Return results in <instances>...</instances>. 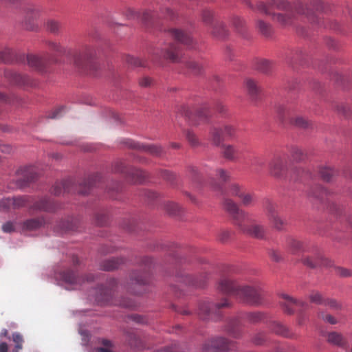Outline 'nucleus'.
Segmentation results:
<instances>
[{
	"label": "nucleus",
	"mask_w": 352,
	"mask_h": 352,
	"mask_svg": "<svg viewBox=\"0 0 352 352\" xmlns=\"http://www.w3.org/2000/svg\"><path fill=\"white\" fill-rule=\"evenodd\" d=\"M218 289L249 305L257 306L262 303V295L258 289L248 285H241L228 276L221 278Z\"/></svg>",
	"instance_id": "f257e3e1"
},
{
	"label": "nucleus",
	"mask_w": 352,
	"mask_h": 352,
	"mask_svg": "<svg viewBox=\"0 0 352 352\" xmlns=\"http://www.w3.org/2000/svg\"><path fill=\"white\" fill-rule=\"evenodd\" d=\"M223 209L228 213L233 220V224L237 228L241 226L242 221L253 222L252 214L241 209L239 206L232 199L226 198L222 202Z\"/></svg>",
	"instance_id": "f03ea898"
},
{
	"label": "nucleus",
	"mask_w": 352,
	"mask_h": 352,
	"mask_svg": "<svg viewBox=\"0 0 352 352\" xmlns=\"http://www.w3.org/2000/svg\"><path fill=\"white\" fill-rule=\"evenodd\" d=\"M230 306V302L227 298H224L222 302L217 303L203 302L199 305L197 314L202 320H216L219 318L221 310Z\"/></svg>",
	"instance_id": "7ed1b4c3"
},
{
	"label": "nucleus",
	"mask_w": 352,
	"mask_h": 352,
	"mask_svg": "<svg viewBox=\"0 0 352 352\" xmlns=\"http://www.w3.org/2000/svg\"><path fill=\"white\" fill-rule=\"evenodd\" d=\"M237 228L257 240L267 241L270 239L267 236V230L263 225L256 223L254 219L253 222L242 221L241 226H239Z\"/></svg>",
	"instance_id": "20e7f679"
},
{
	"label": "nucleus",
	"mask_w": 352,
	"mask_h": 352,
	"mask_svg": "<svg viewBox=\"0 0 352 352\" xmlns=\"http://www.w3.org/2000/svg\"><path fill=\"white\" fill-rule=\"evenodd\" d=\"M234 342L223 337H217L206 341L201 347V352H228Z\"/></svg>",
	"instance_id": "39448f33"
},
{
	"label": "nucleus",
	"mask_w": 352,
	"mask_h": 352,
	"mask_svg": "<svg viewBox=\"0 0 352 352\" xmlns=\"http://www.w3.org/2000/svg\"><path fill=\"white\" fill-rule=\"evenodd\" d=\"M280 297L283 300L280 302V305L284 312L287 314H293L296 311V308L300 307L305 309L308 307L307 303L296 300L287 294H281Z\"/></svg>",
	"instance_id": "423d86ee"
},
{
	"label": "nucleus",
	"mask_w": 352,
	"mask_h": 352,
	"mask_svg": "<svg viewBox=\"0 0 352 352\" xmlns=\"http://www.w3.org/2000/svg\"><path fill=\"white\" fill-rule=\"evenodd\" d=\"M286 160L280 157H274L270 163V174L277 178L283 177L287 172Z\"/></svg>",
	"instance_id": "0eeeda50"
},
{
	"label": "nucleus",
	"mask_w": 352,
	"mask_h": 352,
	"mask_svg": "<svg viewBox=\"0 0 352 352\" xmlns=\"http://www.w3.org/2000/svg\"><path fill=\"white\" fill-rule=\"evenodd\" d=\"M59 276L65 284L68 285V289H76L85 280L84 278L76 276L75 272L72 270L60 272Z\"/></svg>",
	"instance_id": "6e6552de"
},
{
	"label": "nucleus",
	"mask_w": 352,
	"mask_h": 352,
	"mask_svg": "<svg viewBox=\"0 0 352 352\" xmlns=\"http://www.w3.org/2000/svg\"><path fill=\"white\" fill-rule=\"evenodd\" d=\"M126 144L130 148L149 153L153 155H159L162 152V148L159 145L155 144H145L139 142H135L132 140H127Z\"/></svg>",
	"instance_id": "1a4fd4ad"
},
{
	"label": "nucleus",
	"mask_w": 352,
	"mask_h": 352,
	"mask_svg": "<svg viewBox=\"0 0 352 352\" xmlns=\"http://www.w3.org/2000/svg\"><path fill=\"white\" fill-rule=\"evenodd\" d=\"M148 278L146 274L140 272H134L132 274L131 276V286L129 287V289L130 290L131 292L134 293L135 294H142L144 290H136L133 287H144L148 284Z\"/></svg>",
	"instance_id": "9d476101"
},
{
	"label": "nucleus",
	"mask_w": 352,
	"mask_h": 352,
	"mask_svg": "<svg viewBox=\"0 0 352 352\" xmlns=\"http://www.w3.org/2000/svg\"><path fill=\"white\" fill-rule=\"evenodd\" d=\"M304 265L310 268H316L318 267H331L333 266L332 261L325 257L322 254H318L314 259L307 257L302 261Z\"/></svg>",
	"instance_id": "9b49d317"
},
{
	"label": "nucleus",
	"mask_w": 352,
	"mask_h": 352,
	"mask_svg": "<svg viewBox=\"0 0 352 352\" xmlns=\"http://www.w3.org/2000/svg\"><path fill=\"white\" fill-rule=\"evenodd\" d=\"M6 77L13 84L20 86H34L36 83L27 75L16 72H6Z\"/></svg>",
	"instance_id": "f8f14e48"
},
{
	"label": "nucleus",
	"mask_w": 352,
	"mask_h": 352,
	"mask_svg": "<svg viewBox=\"0 0 352 352\" xmlns=\"http://www.w3.org/2000/svg\"><path fill=\"white\" fill-rule=\"evenodd\" d=\"M327 342L331 345L346 349L348 347V341L345 336L338 331H331L325 335Z\"/></svg>",
	"instance_id": "ddd939ff"
},
{
	"label": "nucleus",
	"mask_w": 352,
	"mask_h": 352,
	"mask_svg": "<svg viewBox=\"0 0 352 352\" xmlns=\"http://www.w3.org/2000/svg\"><path fill=\"white\" fill-rule=\"evenodd\" d=\"M155 54L174 63L177 62L179 60V49L175 44H172L168 47H165L161 50H157Z\"/></svg>",
	"instance_id": "4468645a"
},
{
	"label": "nucleus",
	"mask_w": 352,
	"mask_h": 352,
	"mask_svg": "<svg viewBox=\"0 0 352 352\" xmlns=\"http://www.w3.org/2000/svg\"><path fill=\"white\" fill-rule=\"evenodd\" d=\"M28 65L39 72H43L48 60L45 57H40L37 55L30 54L27 56Z\"/></svg>",
	"instance_id": "2eb2a0df"
},
{
	"label": "nucleus",
	"mask_w": 352,
	"mask_h": 352,
	"mask_svg": "<svg viewBox=\"0 0 352 352\" xmlns=\"http://www.w3.org/2000/svg\"><path fill=\"white\" fill-rule=\"evenodd\" d=\"M39 12V8L34 6H28L25 8V18L29 19V21H28V19L24 21L23 26L25 29L32 30L35 28V25L31 23L30 21L36 19L38 16Z\"/></svg>",
	"instance_id": "dca6fc26"
},
{
	"label": "nucleus",
	"mask_w": 352,
	"mask_h": 352,
	"mask_svg": "<svg viewBox=\"0 0 352 352\" xmlns=\"http://www.w3.org/2000/svg\"><path fill=\"white\" fill-rule=\"evenodd\" d=\"M170 36L177 41L190 47L193 43L192 37L190 34L183 32L179 29H172L169 31Z\"/></svg>",
	"instance_id": "f3484780"
},
{
	"label": "nucleus",
	"mask_w": 352,
	"mask_h": 352,
	"mask_svg": "<svg viewBox=\"0 0 352 352\" xmlns=\"http://www.w3.org/2000/svg\"><path fill=\"white\" fill-rule=\"evenodd\" d=\"M270 330L277 335L282 336L285 338H293L294 334L290 332L289 329L283 325L281 323L273 321L270 324Z\"/></svg>",
	"instance_id": "a211bd4d"
},
{
	"label": "nucleus",
	"mask_w": 352,
	"mask_h": 352,
	"mask_svg": "<svg viewBox=\"0 0 352 352\" xmlns=\"http://www.w3.org/2000/svg\"><path fill=\"white\" fill-rule=\"evenodd\" d=\"M221 154L225 159L235 161L239 157V149L232 144H223Z\"/></svg>",
	"instance_id": "6ab92c4d"
},
{
	"label": "nucleus",
	"mask_w": 352,
	"mask_h": 352,
	"mask_svg": "<svg viewBox=\"0 0 352 352\" xmlns=\"http://www.w3.org/2000/svg\"><path fill=\"white\" fill-rule=\"evenodd\" d=\"M92 56L93 52L91 50H85L76 54L74 63L78 67H83L85 64L90 61Z\"/></svg>",
	"instance_id": "aec40b11"
},
{
	"label": "nucleus",
	"mask_w": 352,
	"mask_h": 352,
	"mask_svg": "<svg viewBox=\"0 0 352 352\" xmlns=\"http://www.w3.org/2000/svg\"><path fill=\"white\" fill-rule=\"evenodd\" d=\"M296 11L299 14L306 15L307 18L311 23H320V19L318 18V16H316L311 10H309V9L307 6H305L301 3L296 6Z\"/></svg>",
	"instance_id": "412c9836"
},
{
	"label": "nucleus",
	"mask_w": 352,
	"mask_h": 352,
	"mask_svg": "<svg viewBox=\"0 0 352 352\" xmlns=\"http://www.w3.org/2000/svg\"><path fill=\"white\" fill-rule=\"evenodd\" d=\"M16 174L19 177H23V182L24 184L33 182L36 177V174L32 167L19 168L16 171Z\"/></svg>",
	"instance_id": "4be33fe9"
},
{
	"label": "nucleus",
	"mask_w": 352,
	"mask_h": 352,
	"mask_svg": "<svg viewBox=\"0 0 352 352\" xmlns=\"http://www.w3.org/2000/svg\"><path fill=\"white\" fill-rule=\"evenodd\" d=\"M77 223L78 221L76 219H72V221L67 220L60 221L56 228V232L60 234H63L69 231L76 230Z\"/></svg>",
	"instance_id": "5701e85b"
},
{
	"label": "nucleus",
	"mask_w": 352,
	"mask_h": 352,
	"mask_svg": "<svg viewBox=\"0 0 352 352\" xmlns=\"http://www.w3.org/2000/svg\"><path fill=\"white\" fill-rule=\"evenodd\" d=\"M122 263V259L113 258L102 261L100 265V268L104 271H113L117 270Z\"/></svg>",
	"instance_id": "b1692460"
},
{
	"label": "nucleus",
	"mask_w": 352,
	"mask_h": 352,
	"mask_svg": "<svg viewBox=\"0 0 352 352\" xmlns=\"http://www.w3.org/2000/svg\"><path fill=\"white\" fill-rule=\"evenodd\" d=\"M34 208L37 210L53 212L56 209L54 204L46 198H43L36 201Z\"/></svg>",
	"instance_id": "393cba45"
},
{
	"label": "nucleus",
	"mask_w": 352,
	"mask_h": 352,
	"mask_svg": "<svg viewBox=\"0 0 352 352\" xmlns=\"http://www.w3.org/2000/svg\"><path fill=\"white\" fill-rule=\"evenodd\" d=\"M226 331L233 338H239L241 335L239 322L237 319L230 320L226 327Z\"/></svg>",
	"instance_id": "a878e982"
},
{
	"label": "nucleus",
	"mask_w": 352,
	"mask_h": 352,
	"mask_svg": "<svg viewBox=\"0 0 352 352\" xmlns=\"http://www.w3.org/2000/svg\"><path fill=\"white\" fill-rule=\"evenodd\" d=\"M112 296L111 289L101 286L97 291L96 300L98 302L107 303L110 301Z\"/></svg>",
	"instance_id": "bb28decb"
},
{
	"label": "nucleus",
	"mask_w": 352,
	"mask_h": 352,
	"mask_svg": "<svg viewBox=\"0 0 352 352\" xmlns=\"http://www.w3.org/2000/svg\"><path fill=\"white\" fill-rule=\"evenodd\" d=\"M45 224V221L42 218L31 219L26 220L23 223V228L28 230H36Z\"/></svg>",
	"instance_id": "cd10ccee"
},
{
	"label": "nucleus",
	"mask_w": 352,
	"mask_h": 352,
	"mask_svg": "<svg viewBox=\"0 0 352 352\" xmlns=\"http://www.w3.org/2000/svg\"><path fill=\"white\" fill-rule=\"evenodd\" d=\"M241 204L245 207L254 206L256 202V197L254 193L245 192L240 195Z\"/></svg>",
	"instance_id": "c85d7f7f"
},
{
	"label": "nucleus",
	"mask_w": 352,
	"mask_h": 352,
	"mask_svg": "<svg viewBox=\"0 0 352 352\" xmlns=\"http://www.w3.org/2000/svg\"><path fill=\"white\" fill-rule=\"evenodd\" d=\"M245 87L251 98L255 99L260 90L256 82L252 79H247L245 81Z\"/></svg>",
	"instance_id": "c756f323"
},
{
	"label": "nucleus",
	"mask_w": 352,
	"mask_h": 352,
	"mask_svg": "<svg viewBox=\"0 0 352 352\" xmlns=\"http://www.w3.org/2000/svg\"><path fill=\"white\" fill-rule=\"evenodd\" d=\"M243 1L249 8H250L255 12H258L265 14H271V12L269 11L267 6L263 2L259 1L254 6L250 2V0H243Z\"/></svg>",
	"instance_id": "7c9ffc66"
},
{
	"label": "nucleus",
	"mask_w": 352,
	"mask_h": 352,
	"mask_svg": "<svg viewBox=\"0 0 352 352\" xmlns=\"http://www.w3.org/2000/svg\"><path fill=\"white\" fill-rule=\"evenodd\" d=\"M210 134L212 141L216 146H219L224 140H226L222 128H214L210 131Z\"/></svg>",
	"instance_id": "2f4dec72"
},
{
	"label": "nucleus",
	"mask_w": 352,
	"mask_h": 352,
	"mask_svg": "<svg viewBox=\"0 0 352 352\" xmlns=\"http://www.w3.org/2000/svg\"><path fill=\"white\" fill-rule=\"evenodd\" d=\"M265 165V159L261 156H255L251 160L250 166L252 172L259 173L264 168Z\"/></svg>",
	"instance_id": "473e14b6"
},
{
	"label": "nucleus",
	"mask_w": 352,
	"mask_h": 352,
	"mask_svg": "<svg viewBox=\"0 0 352 352\" xmlns=\"http://www.w3.org/2000/svg\"><path fill=\"white\" fill-rule=\"evenodd\" d=\"M272 18L274 20L278 22L282 25H289L293 23V18L290 14H272Z\"/></svg>",
	"instance_id": "72a5a7b5"
},
{
	"label": "nucleus",
	"mask_w": 352,
	"mask_h": 352,
	"mask_svg": "<svg viewBox=\"0 0 352 352\" xmlns=\"http://www.w3.org/2000/svg\"><path fill=\"white\" fill-rule=\"evenodd\" d=\"M269 221L272 224V226L277 230H283L287 226V222L283 219L278 214L273 216Z\"/></svg>",
	"instance_id": "f704fd0d"
},
{
	"label": "nucleus",
	"mask_w": 352,
	"mask_h": 352,
	"mask_svg": "<svg viewBox=\"0 0 352 352\" xmlns=\"http://www.w3.org/2000/svg\"><path fill=\"white\" fill-rule=\"evenodd\" d=\"M45 25L46 30L53 34H57L60 29V23L54 19H48Z\"/></svg>",
	"instance_id": "c9c22d12"
},
{
	"label": "nucleus",
	"mask_w": 352,
	"mask_h": 352,
	"mask_svg": "<svg viewBox=\"0 0 352 352\" xmlns=\"http://www.w3.org/2000/svg\"><path fill=\"white\" fill-rule=\"evenodd\" d=\"M263 207L266 210L268 219L272 218L273 216L277 215L276 205L272 203L270 199H266L264 201Z\"/></svg>",
	"instance_id": "e433bc0d"
},
{
	"label": "nucleus",
	"mask_w": 352,
	"mask_h": 352,
	"mask_svg": "<svg viewBox=\"0 0 352 352\" xmlns=\"http://www.w3.org/2000/svg\"><path fill=\"white\" fill-rule=\"evenodd\" d=\"M12 340L15 343V346L12 349V352H19L23 348V344L24 339L22 335L18 332H15L12 334Z\"/></svg>",
	"instance_id": "4c0bfd02"
},
{
	"label": "nucleus",
	"mask_w": 352,
	"mask_h": 352,
	"mask_svg": "<svg viewBox=\"0 0 352 352\" xmlns=\"http://www.w3.org/2000/svg\"><path fill=\"white\" fill-rule=\"evenodd\" d=\"M222 130L223 131V135L226 140H233L236 137V129L231 125H225Z\"/></svg>",
	"instance_id": "58836bf2"
},
{
	"label": "nucleus",
	"mask_w": 352,
	"mask_h": 352,
	"mask_svg": "<svg viewBox=\"0 0 352 352\" xmlns=\"http://www.w3.org/2000/svg\"><path fill=\"white\" fill-rule=\"evenodd\" d=\"M235 232L232 230H223L219 232L218 239L222 241L234 240Z\"/></svg>",
	"instance_id": "ea45409f"
},
{
	"label": "nucleus",
	"mask_w": 352,
	"mask_h": 352,
	"mask_svg": "<svg viewBox=\"0 0 352 352\" xmlns=\"http://www.w3.org/2000/svg\"><path fill=\"white\" fill-rule=\"evenodd\" d=\"M212 34L214 36L223 38L228 36V31L226 27L221 24L217 25L214 28Z\"/></svg>",
	"instance_id": "a19ab883"
},
{
	"label": "nucleus",
	"mask_w": 352,
	"mask_h": 352,
	"mask_svg": "<svg viewBox=\"0 0 352 352\" xmlns=\"http://www.w3.org/2000/svg\"><path fill=\"white\" fill-rule=\"evenodd\" d=\"M265 318V314L262 312H250L247 314V319L253 323L258 322Z\"/></svg>",
	"instance_id": "79ce46f5"
},
{
	"label": "nucleus",
	"mask_w": 352,
	"mask_h": 352,
	"mask_svg": "<svg viewBox=\"0 0 352 352\" xmlns=\"http://www.w3.org/2000/svg\"><path fill=\"white\" fill-rule=\"evenodd\" d=\"M309 300L317 305H324L325 298L318 292L314 291L309 295Z\"/></svg>",
	"instance_id": "37998d69"
},
{
	"label": "nucleus",
	"mask_w": 352,
	"mask_h": 352,
	"mask_svg": "<svg viewBox=\"0 0 352 352\" xmlns=\"http://www.w3.org/2000/svg\"><path fill=\"white\" fill-rule=\"evenodd\" d=\"M290 121L292 123L295 124L296 126L306 129L309 126V122L308 120L305 119L303 117H296V118L293 119L291 118Z\"/></svg>",
	"instance_id": "c03bdc74"
},
{
	"label": "nucleus",
	"mask_w": 352,
	"mask_h": 352,
	"mask_svg": "<svg viewBox=\"0 0 352 352\" xmlns=\"http://www.w3.org/2000/svg\"><path fill=\"white\" fill-rule=\"evenodd\" d=\"M257 27L259 31L265 36H269L272 32V28L268 24L263 21H258Z\"/></svg>",
	"instance_id": "a18cd8bd"
},
{
	"label": "nucleus",
	"mask_w": 352,
	"mask_h": 352,
	"mask_svg": "<svg viewBox=\"0 0 352 352\" xmlns=\"http://www.w3.org/2000/svg\"><path fill=\"white\" fill-rule=\"evenodd\" d=\"M319 318H320L325 322L331 324H336L338 323V320L335 316L324 312L320 313Z\"/></svg>",
	"instance_id": "49530a36"
},
{
	"label": "nucleus",
	"mask_w": 352,
	"mask_h": 352,
	"mask_svg": "<svg viewBox=\"0 0 352 352\" xmlns=\"http://www.w3.org/2000/svg\"><path fill=\"white\" fill-rule=\"evenodd\" d=\"M272 63L267 60H261L258 61L257 68L263 73H267L272 68Z\"/></svg>",
	"instance_id": "de8ad7c7"
},
{
	"label": "nucleus",
	"mask_w": 352,
	"mask_h": 352,
	"mask_svg": "<svg viewBox=\"0 0 352 352\" xmlns=\"http://www.w3.org/2000/svg\"><path fill=\"white\" fill-rule=\"evenodd\" d=\"M320 174L323 180L329 182L334 175V170L329 168H324L320 170Z\"/></svg>",
	"instance_id": "09e8293b"
},
{
	"label": "nucleus",
	"mask_w": 352,
	"mask_h": 352,
	"mask_svg": "<svg viewBox=\"0 0 352 352\" xmlns=\"http://www.w3.org/2000/svg\"><path fill=\"white\" fill-rule=\"evenodd\" d=\"M49 47L50 50L54 51L60 55H63L67 54V50L61 46L59 43L51 42L49 43Z\"/></svg>",
	"instance_id": "8fccbe9b"
},
{
	"label": "nucleus",
	"mask_w": 352,
	"mask_h": 352,
	"mask_svg": "<svg viewBox=\"0 0 352 352\" xmlns=\"http://www.w3.org/2000/svg\"><path fill=\"white\" fill-rule=\"evenodd\" d=\"M12 52L10 49L0 52V63H10L12 61Z\"/></svg>",
	"instance_id": "3c124183"
},
{
	"label": "nucleus",
	"mask_w": 352,
	"mask_h": 352,
	"mask_svg": "<svg viewBox=\"0 0 352 352\" xmlns=\"http://www.w3.org/2000/svg\"><path fill=\"white\" fill-rule=\"evenodd\" d=\"M116 305L129 309H133L136 307L135 302L131 298H122Z\"/></svg>",
	"instance_id": "603ef678"
},
{
	"label": "nucleus",
	"mask_w": 352,
	"mask_h": 352,
	"mask_svg": "<svg viewBox=\"0 0 352 352\" xmlns=\"http://www.w3.org/2000/svg\"><path fill=\"white\" fill-rule=\"evenodd\" d=\"M229 193L232 196L240 197V195H242L243 192L241 190V188L237 184H232L229 186Z\"/></svg>",
	"instance_id": "864d4df0"
},
{
	"label": "nucleus",
	"mask_w": 352,
	"mask_h": 352,
	"mask_svg": "<svg viewBox=\"0 0 352 352\" xmlns=\"http://www.w3.org/2000/svg\"><path fill=\"white\" fill-rule=\"evenodd\" d=\"M165 207L166 212L170 215H177L179 212V206L175 203H168Z\"/></svg>",
	"instance_id": "5fc2aeb1"
},
{
	"label": "nucleus",
	"mask_w": 352,
	"mask_h": 352,
	"mask_svg": "<svg viewBox=\"0 0 352 352\" xmlns=\"http://www.w3.org/2000/svg\"><path fill=\"white\" fill-rule=\"evenodd\" d=\"M102 344V346L96 348L97 352H113L112 344L109 340H103Z\"/></svg>",
	"instance_id": "6e6d98bb"
},
{
	"label": "nucleus",
	"mask_w": 352,
	"mask_h": 352,
	"mask_svg": "<svg viewBox=\"0 0 352 352\" xmlns=\"http://www.w3.org/2000/svg\"><path fill=\"white\" fill-rule=\"evenodd\" d=\"M126 62L133 66V67H138V66H144V65L142 63L141 60L138 58L133 57L132 56L128 55L125 58Z\"/></svg>",
	"instance_id": "4d7b16f0"
},
{
	"label": "nucleus",
	"mask_w": 352,
	"mask_h": 352,
	"mask_svg": "<svg viewBox=\"0 0 352 352\" xmlns=\"http://www.w3.org/2000/svg\"><path fill=\"white\" fill-rule=\"evenodd\" d=\"M188 67L191 70L192 72H193L195 74H199L202 71V66L195 62V61H190L188 63Z\"/></svg>",
	"instance_id": "13d9d810"
},
{
	"label": "nucleus",
	"mask_w": 352,
	"mask_h": 352,
	"mask_svg": "<svg viewBox=\"0 0 352 352\" xmlns=\"http://www.w3.org/2000/svg\"><path fill=\"white\" fill-rule=\"evenodd\" d=\"M276 112L279 115L280 119L285 117H290V111L284 105L278 104L276 107Z\"/></svg>",
	"instance_id": "bf43d9fd"
},
{
	"label": "nucleus",
	"mask_w": 352,
	"mask_h": 352,
	"mask_svg": "<svg viewBox=\"0 0 352 352\" xmlns=\"http://www.w3.org/2000/svg\"><path fill=\"white\" fill-rule=\"evenodd\" d=\"M323 305L327 306L333 309L336 310L341 309V305L334 299H325Z\"/></svg>",
	"instance_id": "052dcab7"
},
{
	"label": "nucleus",
	"mask_w": 352,
	"mask_h": 352,
	"mask_svg": "<svg viewBox=\"0 0 352 352\" xmlns=\"http://www.w3.org/2000/svg\"><path fill=\"white\" fill-rule=\"evenodd\" d=\"M203 21L206 24H210L213 17V13L212 11L208 10H203L201 14Z\"/></svg>",
	"instance_id": "680f3d73"
},
{
	"label": "nucleus",
	"mask_w": 352,
	"mask_h": 352,
	"mask_svg": "<svg viewBox=\"0 0 352 352\" xmlns=\"http://www.w3.org/2000/svg\"><path fill=\"white\" fill-rule=\"evenodd\" d=\"M336 270V273L341 277L346 278L352 276V271L351 270L338 267Z\"/></svg>",
	"instance_id": "e2e57ef3"
},
{
	"label": "nucleus",
	"mask_w": 352,
	"mask_h": 352,
	"mask_svg": "<svg viewBox=\"0 0 352 352\" xmlns=\"http://www.w3.org/2000/svg\"><path fill=\"white\" fill-rule=\"evenodd\" d=\"M186 136L188 141L192 146H197L198 144V140L192 132L188 131L186 133Z\"/></svg>",
	"instance_id": "0e129e2a"
},
{
	"label": "nucleus",
	"mask_w": 352,
	"mask_h": 352,
	"mask_svg": "<svg viewBox=\"0 0 352 352\" xmlns=\"http://www.w3.org/2000/svg\"><path fill=\"white\" fill-rule=\"evenodd\" d=\"M232 22L233 25L238 30L243 26L245 24L244 20L241 19L239 16H234L232 17Z\"/></svg>",
	"instance_id": "69168bd1"
},
{
	"label": "nucleus",
	"mask_w": 352,
	"mask_h": 352,
	"mask_svg": "<svg viewBox=\"0 0 352 352\" xmlns=\"http://www.w3.org/2000/svg\"><path fill=\"white\" fill-rule=\"evenodd\" d=\"M162 13L168 19H173L176 16V14L169 8H165L161 10Z\"/></svg>",
	"instance_id": "338daca9"
},
{
	"label": "nucleus",
	"mask_w": 352,
	"mask_h": 352,
	"mask_svg": "<svg viewBox=\"0 0 352 352\" xmlns=\"http://www.w3.org/2000/svg\"><path fill=\"white\" fill-rule=\"evenodd\" d=\"M271 259L275 262H279L282 260L281 254L275 250H271L269 252Z\"/></svg>",
	"instance_id": "774afa93"
}]
</instances>
